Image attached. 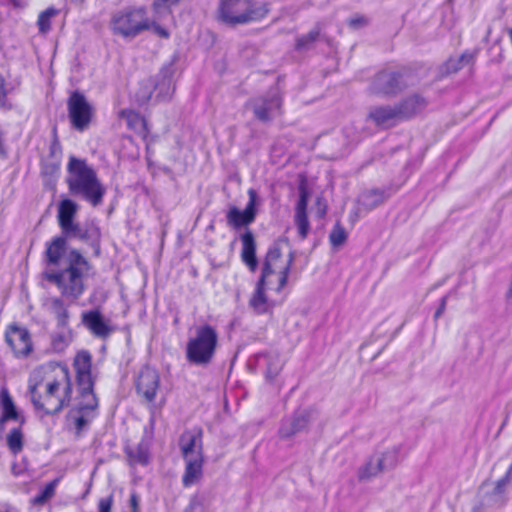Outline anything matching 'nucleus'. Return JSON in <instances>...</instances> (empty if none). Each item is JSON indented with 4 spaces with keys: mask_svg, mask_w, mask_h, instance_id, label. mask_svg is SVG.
<instances>
[{
    "mask_svg": "<svg viewBox=\"0 0 512 512\" xmlns=\"http://www.w3.org/2000/svg\"><path fill=\"white\" fill-rule=\"evenodd\" d=\"M46 254L49 263L58 268L48 272V279L65 296L79 297L84 290L83 279L90 270L89 263L77 251L68 249L62 237H56L48 244Z\"/></svg>",
    "mask_w": 512,
    "mask_h": 512,
    "instance_id": "nucleus-1",
    "label": "nucleus"
},
{
    "mask_svg": "<svg viewBox=\"0 0 512 512\" xmlns=\"http://www.w3.org/2000/svg\"><path fill=\"white\" fill-rule=\"evenodd\" d=\"M292 260V249L287 241L276 243L268 251L262 265L260 280L250 300L251 306L258 313L269 308L273 302V295L279 293L286 284Z\"/></svg>",
    "mask_w": 512,
    "mask_h": 512,
    "instance_id": "nucleus-2",
    "label": "nucleus"
},
{
    "mask_svg": "<svg viewBox=\"0 0 512 512\" xmlns=\"http://www.w3.org/2000/svg\"><path fill=\"white\" fill-rule=\"evenodd\" d=\"M70 380L66 367L54 365L47 368L41 383L32 390L34 404L47 413L58 411L68 399Z\"/></svg>",
    "mask_w": 512,
    "mask_h": 512,
    "instance_id": "nucleus-3",
    "label": "nucleus"
},
{
    "mask_svg": "<svg viewBox=\"0 0 512 512\" xmlns=\"http://www.w3.org/2000/svg\"><path fill=\"white\" fill-rule=\"evenodd\" d=\"M81 395L77 404V410L73 412L72 418L77 428L83 427L90 419L96 409L98 402L93 393V375L91 371V356L84 351L79 352L74 361Z\"/></svg>",
    "mask_w": 512,
    "mask_h": 512,
    "instance_id": "nucleus-4",
    "label": "nucleus"
},
{
    "mask_svg": "<svg viewBox=\"0 0 512 512\" xmlns=\"http://www.w3.org/2000/svg\"><path fill=\"white\" fill-rule=\"evenodd\" d=\"M114 33L126 38H134L143 31H151L160 38H168L170 32L159 19H148L143 9L123 11L115 14L111 21Z\"/></svg>",
    "mask_w": 512,
    "mask_h": 512,
    "instance_id": "nucleus-5",
    "label": "nucleus"
},
{
    "mask_svg": "<svg viewBox=\"0 0 512 512\" xmlns=\"http://www.w3.org/2000/svg\"><path fill=\"white\" fill-rule=\"evenodd\" d=\"M327 212V201L322 191L311 184L303 183L299 190L295 221L298 231L305 237L309 230V218L322 219Z\"/></svg>",
    "mask_w": 512,
    "mask_h": 512,
    "instance_id": "nucleus-6",
    "label": "nucleus"
},
{
    "mask_svg": "<svg viewBox=\"0 0 512 512\" xmlns=\"http://www.w3.org/2000/svg\"><path fill=\"white\" fill-rule=\"evenodd\" d=\"M268 11L265 3L253 0H221L218 19L228 25H241L263 19Z\"/></svg>",
    "mask_w": 512,
    "mask_h": 512,
    "instance_id": "nucleus-7",
    "label": "nucleus"
},
{
    "mask_svg": "<svg viewBox=\"0 0 512 512\" xmlns=\"http://www.w3.org/2000/svg\"><path fill=\"white\" fill-rule=\"evenodd\" d=\"M400 461V450L397 447L378 448L358 468L357 477L363 482L374 480L396 468Z\"/></svg>",
    "mask_w": 512,
    "mask_h": 512,
    "instance_id": "nucleus-8",
    "label": "nucleus"
},
{
    "mask_svg": "<svg viewBox=\"0 0 512 512\" xmlns=\"http://www.w3.org/2000/svg\"><path fill=\"white\" fill-rule=\"evenodd\" d=\"M68 184L73 193L83 195L94 205L103 195V189L93 171L84 162L74 158L69 163Z\"/></svg>",
    "mask_w": 512,
    "mask_h": 512,
    "instance_id": "nucleus-9",
    "label": "nucleus"
},
{
    "mask_svg": "<svg viewBox=\"0 0 512 512\" xmlns=\"http://www.w3.org/2000/svg\"><path fill=\"white\" fill-rule=\"evenodd\" d=\"M216 345L215 330L209 326L199 327L187 343V358L198 365L207 364L213 357Z\"/></svg>",
    "mask_w": 512,
    "mask_h": 512,
    "instance_id": "nucleus-10",
    "label": "nucleus"
},
{
    "mask_svg": "<svg viewBox=\"0 0 512 512\" xmlns=\"http://www.w3.org/2000/svg\"><path fill=\"white\" fill-rule=\"evenodd\" d=\"M67 106L71 125L78 131L86 130L95 116L93 104L83 94L74 92L69 97Z\"/></svg>",
    "mask_w": 512,
    "mask_h": 512,
    "instance_id": "nucleus-11",
    "label": "nucleus"
},
{
    "mask_svg": "<svg viewBox=\"0 0 512 512\" xmlns=\"http://www.w3.org/2000/svg\"><path fill=\"white\" fill-rule=\"evenodd\" d=\"M423 107V101L418 97L406 100L399 107H377L370 117L378 124H389L392 121L410 117Z\"/></svg>",
    "mask_w": 512,
    "mask_h": 512,
    "instance_id": "nucleus-12",
    "label": "nucleus"
},
{
    "mask_svg": "<svg viewBox=\"0 0 512 512\" xmlns=\"http://www.w3.org/2000/svg\"><path fill=\"white\" fill-rule=\"evenodd\" d=\"M160 389V378L156 370L145 368L141 371L137 384L138 394L148 403L155 401Z\"/></svg>",
    "mask_w": 512,
    "mask_h": 512,
    "instance_id": "nucleus-13",
    "label": "nucleus"
},
{
    "mask_svg": "<svg viewBox=\"0 0 512 512\" xmlns=\"http://www.w3.org/2000/svg\"><path fill=\"white\" fill-rule=\"evenodd\" d=\"M259 200L255 191H249V203L244 210L231 207L227 213L228 222L234 226H244L254 221Z\"/></svg>",
    "mask_w": 512,
    "mask_h": 512,
    "instance_id": "nucleus-14",
    "label": "nucleus"
},
{
    "mask_svg": "<svg viewBox=\"0 0 512 512\" xmlns=\"http://www.w3.org/2000/svg\"><path fill=\"white\" fill-rule=\"evenodd\" d=\"M6 341L16 355L24 356L31 351V339L23 327L10 325L6 331Z\"/></svg>",
    "mask_w": 512,
    "mask_h": 512,
    "instance_id": "nucleus-15",
    "label": "nucleus"
},
{
    "mask_svg": "<svg viewBox=\"0 0 512 512\" xmlns=\"http://www.w3.org/2000/svg\"><path fill=\"white\" fill-rule=\"evenodd\" d=\"M180 450L184 460L203 458L201 432L198 430L185 432L180 439Z\"/></svg>",
    "mask_w": 512,
    "mask_h": 512,
    "instance_id": "nucleus-16",
    "label": "nucleus"
},
{
    "mask_svg": "<svg viewBox=\"0 0 512 512\" xmlns=\"http://www.w3.org/2000/svg\"><path fill=\"white\" fill-rule=\"evenodd\" d=\"M83 322L90 331L100 337H105L112 331L109 321L97 311L85 313Z\"/></svg>",
    "mask_w": 512,
    "mask_h": 512,
    "instance_id": "nucleus-17",
    "label": "nucleus"
},
{
    "mask_svg": "<svg viewBox=\"0 0 512 512\" xmlns=\"http://www.w3.org/2000/svg\"><path fill=\"white\" fill-rule=\"evenodd\" d=\"M242 260L251 271H255L257 267V259L255 256V243L251 234L246 233L242 236Z\"/></svg>",
    "mask_w": 512,
    "mask_h": 512,
    "instance_id": "nucleus-18",
    "label": "nucleus"
},
{
    "mask_svg": "<svg viewBox=\"0 0 512 512\" xmlns=\"http://www.w3.org/2000/svg\"><path fill=\"white\" fill-rule=\"evenodd\" d=\"M77 211V206L71 200H63L59 205L58 217L59 222L64 230H71L72 219Z\"/></svg>",
    "mask_w": 512,
    "mask_h": 512,
    "instance_id": "nucleus-19",
    "label": "nucleus"
},
{
    "mask_svg": "<svg viewBox=\"0 0 512 512\" xmlns=\"http://www.w3.org/2000/svg\"><path fill=\"white\" fill-rule=\"evenodd\" d=\"M185 463L186 467L183 475V484L185 486H190L196 483L201 477L203 458L185 460Z\"/></svg>",
    "mask_w": 512,
    "mask_h": 512,
    "instance_id": "nucleus-20",
    "label": "nucleus"
},
{
    "mask_svg": "<svg viewBox=\"0 0 512 512\" xmlns=\"http://www.w3.org/2000/svg\"><path fill=\"white\" fill-rule=\"evenodd\" d=\"M280 107L277 98L261 100L255 106V114L260 120H269L274 117Z\"/></svg>",
    "mask_w": 512,
    "mask_h": 512,
    "instance_id": "nucleus-21",
    "label": "nucleus"
},
{
    "mask_svg": "<svg viewBox=\"0 0 512 512\" xmlns=\"http://www.w3.org/2000/svg\"><path fill=\"white\" fill-rule=\"evenodd\" d=\"M121 118L130 129L134 130L142 137L146 136V123L141 116L132 111H122Z\"/></svg>",
    "mask_w": 512,
    "mask_h": 512,
    "instance_id": "nucleus-22",
    "label": "nucleus"
},
{
    "mask_svg": "<svg viewBox=\"0 0 512 512\" xmlns=\"http://www.w3.org/2000/svg\"><path fill=\"white\" fill-rule=\"evenodd\" d=\"M58 14V11L54 8H48L40 13L38 17V27L40 32L46 33L50 30L51 20Z\"/></svg>",
    "mask_w": 512,
    "mask_h": 512,
    "instance_id": "nucleus-23",
    "label": "nucleus"
},
{
    "mask_svg": "<svg viewBox=\"0 0 512 512\" xmlns=\"http://www.w3.org/2000/svg\"><path fill=\"white\" fill-rule=\"evenodd\" d=\"M492 504V499L488 495V490L481 488L474 500L472 512H482L486 507Z\"/></svg>",
    "mask_w": 512,
    "mask_h": 512,
    "instance_id": "nucleus-24",
    "label": "nucleus"
},
{
    "mask_svg": "<svg viewBox=\"0 0 512 512\" xmlns=\"http://www.w3.org/2000/svg\"><path fill=\"white\" fill-rule=\"evenodd\" d=\"M7 444L10 450L18 452L23 445V435L20 429H13L7 436Z\"/></svg>",
    "mask_w": 512,
    "mask_h": 512,
    "instance_id": "nucleus-25",
    "label": "nucleus"
},
{
    "mask_svg": "<svg viewBox=\"0 0 512 512\" xmlns=\"http://www.w3.org/2000/svg\"><path fill=\"white\" fill-rule=\"evenodd\" d=\"M2 410H3V418L5 421L10 419L18 420L19 416L17 410L12 403L11 399L7 395H3L2 397Z\"/></svg>",
    "mask_w": 512,
    "mask_h": 512,
    "instance_id": "nucleus-26",
    "label": "nucleus"
},
{
    "mask_svg": "<svg viewBox=\"0 0 512 512\" xmlns=\"http://www.w3.org/2000/svg\"><path fill=\"white\" fill-rule=\"evenodd\" d=\"M347 232L340 226H335L330 234V241L333 246L339 247L345 243Z\"/></svg>",
    "mask_w": 512,
    "mask_h": 512,
    "instance_id": "nucleus-27",
    "label": "nucleus"
},
{
    "mask_svg": "<svg viewBox=\"0 0 512 512\" xmlns=\"http://www.w3.org/2000/svg\"><path fill=\"white\" fill-rule=\"evenodd\" d=\"M72 336L69 331H64L53 339V347L56 351H62L71 342Z\"/></svg>",
    "mask_w": 512,
    "mask_h": 512,
    "instance_id": "nucleus-28",
    "label": "nucleus"
},
{
    "mask_svg": "<svg viewBox=\"0 0 512 512\" xmlns=\"http://www.w3.org/2000/svg\"><path fill=\"white\" fill-rule=\"evenodd\" d=\"M54 491H55V483L48 484L44 488L42 493L32 500L33 504L41 505V504L45 503L54 495Z\"/></svg>",
    "mask_w": 512,
    "mask_h": 512,
    "instance_id": "nucleus-29",
    "label": "nucleus"
},
{
    "mask_svg": "<svg viewBox=\"0 0 512 512\" xmlns=\"http://www.w3.org/2000/svg\"><path fill=\"white\" fill-rule=\"evenodd\" d=\"M54 491H55V483L48 484L44 488L42 493L32 500L33 504L41 505V504L45 503L54 495Z\"/></svg>",
    "mask_w": 512,
    "mask_h": 512,
    "instance_id": "nucleus-30",
    "label": "nucleus"
},
{
    "mask_svg": "<svg viewBox=\"0 0 512 512\" xmlns=\"http://www.w3.org/2000/svg\"><path fill=\"white\" fill-rule=\"evenodd\" d=\"M180 0H155L153 4V9L156 17H159L162 11L168 10V8L172 5H175Z\"/></svg>",
    "mask_w": 512,
    "mask_h": 512,
    "instance_id": "nucleus-31",
    "label": "nucleus"
},
{
    "mask_svg": "<svg viewBox=\"0 0 512 512\" xmlns=\"http://www.w3.org/2000/svg\"><path fill=\"white\" fill-rule=\"evenodd\" d=\"M463 62L462 57H456L453 59H450L448 62V72H456L458 69L461 68Z\"/></svg>",
    "mask_w": 512,
    "mask_h": 512,
    "instance_id": "nucleus-32",
    "label": "nucleus"
},
{
    "mask_svg": "<svg viewBox=\"0 0 512 512\" xmlns=\"http://www.w3.org/2000/svg\"><path fill=\"white\" fill-rule=\"evenodd\" d=\"M99 512H110L112 506V498L106 497L99 501Z\"/></svg>",
    "mask_w": 512,
    "mask_h": 512,
    "instance_id": "nucleus-33",
    "label": "nucleus"
},
{
    "mask_svg": "<svg viewBox=\"0 0 512 512\" xmlns=\"http://www.w3.org/2000/svg\"><path fill=\"white\" fill-rule=\"evenodd\" d=\"M304 428V424H298L295 428L291 429L290 431H283L284 435L288 436L290 434H293L299 430Z\"/></svg>",
    "mask_w": 512,
    "mask_h": 512,
    "instance_id": "nucleus-34",
    "label": "nucleus"
},
{
    "mask_svg": "<svg viewBox=\"0 0 512 512\" xmlns=\"http://www.w3.org/2000/svg\"><path fill=\"white\" fill-rule=\"evenodd\" d=\"M130 502H131V507L133 509V512H137V507H138L137 498L135 496H132Z\"/></svg>",
    "mask_w": 512,
    "mask_h": 512,
    "instance_id": "nucleus-35",
    "label": "nucleus"
},
{
    "mask_svg": "<svg viewBox=\"0 0 512 512\" xmlns=\"http://www.w3.org/2000/svg\"><path fill=\"white\" fill-rule=\"evenodd\" d=\"M149 97H150V93L145 95V96H143V100H147V99H149Z\"/></svg>",
    "mask_w": 512,
    "mask_h": 512,
    "instance_id": "nucleus-36",
    "label": "nucleus"
},
{
    "mask_svg": "<svg viewBox=\"0 0 512 512\" xmlns=\"http://www.w3.org/2000/svg\"><path fill=\"white\" fill-rule=\"evenodd\" d=\"M164 404V401H160V403L158 404V407L161 408Z\"/></svg>",
    "mask_w": 512,
    "mask_h": 512,
    "instance_id": "nucleus-37",
    "label": "nucleus"
},
{
    "mask_svg": "<svg viewBox=\"0 0 512 512\" xmlns=\"http://www.w3.org/2000/svg\"><path fill=\"white\" fill-rule=\"evenodd\" d=\"M0 512H11V511H9V510H1Z\"/></svg>",
    "mask_w": 512,
    "mask_h": 512,
    "instance_id": "nucleus-38",
    "label": "nucleus"
}]
</instances>
